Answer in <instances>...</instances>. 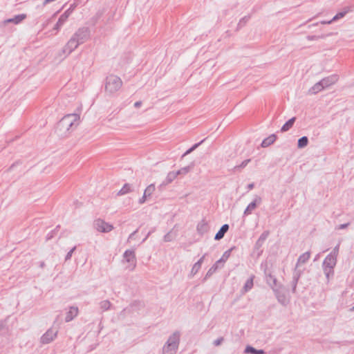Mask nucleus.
<instances>
[{"label": "nucleus", "instance_id": "nucleus-17", "mask_svg": "<svg viewBox=\"0 0 354 354\" xmlns=\"http://www.w3.org/2000/svg\"><path fill=\"white\" fill-rule=\"evenodd\" d=\"M346 11L344 12H339L338 14H337L333 19V20H336V19H340L342 17H343L344 16V15L346 14Z\"/></svg>", "mask_w": 354, "mask_h": 354}, {"label": "nucleus", "instance_id": "nucleus-18", "mask_svg": "<svg viewBox=\"0 0 354 354\" xmlns=\"http://www.w3.org/2000/svg\"><path fill=\"white\" fill-rule=\"evenodd\" d=\"M256 207L255 203H251L247 207L246 211H250L254 209Z\"/></svg>", "mask_w": 354, "mask_h": 354}, {"label": "nucleus", "instance_id": "nucleus-19", "mask_svg": "<svg viewBox=\"0 0 354 354\" xmlns=\"http://www.w3.org/2000/svg\"><path fill=\"white\" fill-rule=\"evenodd\" d=\"M246 353H256V350L252 347H247L245 349Z\"/></svg>", "mask_w": 354, "mask_h": 354}, {"label": "nucleus", "instance_id": "nucleus-1", "mask_svg": "<svg viewBox=\"0 0 354 354\" xmlns=\"http://www.w3.org/2000/svg\"><path fill=\"white\" fill-rule=\"evenodd\" d=\"M80 120V117L78 114H68L62 118L61 124L66 130H70L78 126Z\"/></svg>", "mask_w": 354, "mask_h": 354}, {"label": "nucleus", "instance_id": "nucleus-15", "mask_svg": "<svg viewBox=\"0 0 354 354\" xmlns=\"http://www.w3.org/2000/svg\"><path fill=\"white\" fill-rule=\"evenodd\" d=\"M131 192V187L129 185H125L118 192L119 195H124Z\"/></svg>", "mask_w": 354, "mask_h": 354}, {"label": "nucleus", "instance_id": "nucleus-16", "mask_svg": "<svg viewBox=\"0 0 354 354\" xmlns=\"http://www.w3.org/2000/svg\"><path fill=\"white\" fill-rule=\"evenodd\" d=\"M324 88V86H322L319 82L313 86V87L312 88V90H313V92L315 93L321 91Z\"/></svg>", "mask_w": 354, "mask_h": 354}, {"label": "nucleus", "instance_id": "nucleus-11", "mask_svg": "<svg viewBox=\"0 0 354 354\" xmlns=\"http://www.w3.org/2000/svg\"><path fill=\"white\" fill-rule=\"evenodd\" d=\"M335 80L333 78H324L320 81V83L322 86H324V88L328 87L331 84L334 83Z\"/></svg>", "mask_w": 354, "mask_h": 354}, {"label": "nucleus", "instance_id": "nucleus-21", "mask_svg": "<svg viewBox=\"0 0 354 354\" xmlns=\"http://www.w3.org/2000/svg\"><path fill=\"white\" fill-rule=\"evenodd\" d=\"M253 285V283H252V280H250L248 281L247 283H246V288H251V287Z\"/></svg>", "mask_w": 354, "mask_h": 354}, {"label": "nucleus", "instance_id": "nucleus-12", "mask_svg": "<svg viewBox=\"0 0 354 354\" xmlns=\"http://www.w3.org/2000/svg\"><path fill=\"white\" fill-rule=\"evenodd\" d=\"M26 18V15H19L16 16L13 19H10L6 21V22H14L15 24H18L23 19Z\"/></svg>", "mask_w": 354, "mask_h": 354}, {"label": "nucleus", "instance_id": "nucleus-6", "mask_svg": "<svg viewBox=\"0 0 354 354\" xmlns=\"http://www.w3.org/2000/svg\"><path fill=\"white\" fill-rule=\"evenodd\" d=\"M229 226L227 224L223 225L220 230L215 235V239L216 240H220L223 236L225 233L228 230Z\"/></svg>", "mask_w": 354, "mask_h": 354}, {"label": "nucleus", "instance_id": "nucleus-13", "mask_svg": "<svg viewBox=\"0 0 354 354\" xmlns=\"http://www.w3.org/2000/svg\"><path fill=\"white\" fill-rule=\"evenodd\" d=\"M308 138L306 136H304L299 139L298 140V147L299 148H303L306 147L308 145Z\"/></svg>", "mask_w": 354, "mask_h": 354}, {"label": "nucleus", "instance_id": "nucleus-7", "mask_svg": "<svg viewBox=\"0 0 354 354\" xmlns=\"http://www.w3.org/2000/svg\"><path fill=\"white\" fill-rule=\"evenodd\" d=\"M78 314V309L75 307H71L66 317V322H69L73 319V317H76Z\"/></svg>", "mask_w": 354, "mask_h": 354}, {"label": "nucleus", "instance_id": "nucleus-22", "mask_svg": "<svg viewBox=\"0 0 354 354\" xmlns=\"http://www.w3.org/2000/svg\"><path fill=\"white\" fill-rule=\"evenodd\" d=\"M141 104L142 102H136L135 104H134V106L136 107H140L141 106Z\"/></svg>", "mask_w": 354, "mask_h": 354}, {"label": "nucleus", "instance_id": "nucleus-10", "mask_svg": "<svg viewBox=\"0 0 354 354\" xmlns=\"http://www.w3.org/2000/svg\"><path fill=\"white\" fill-rule=\"evenodd\" d=\"M124 258L127 259V261L128 262H131L132 263V265L133 266L134 265V259H135V257H134V254L133 252H131V251H127L125 253H124Z\"/></svg>", "mask_w": 354, "mask_h": 354}, {"label": "nucleus", "instance_id": "nucleus-24", "mask_svg": "<svg viewBox=\"0 0 354 354\" xmlns=\"http://www.w3.org/2000/svg\"><path fill=\"white\" fill-rule=\"evenodd\" d=\"M220 344V341H217L216 345H218Z\"/></svg>", "mask_w": 354, "mask_h": 354}, {"label": "nucleus", "instance_id": "nucleus-14", "mask_svg": "<svg viewBox=\"0 0 354 354\" xmlns=\"http://www.w3.org/2000/svg\"><path fill=\"white\" fill-rule=\"evenodd\" d=\"M310 255L309 252H306L303 254L299 257L298 259V263H304L306 262L310 259Z\"/></svg>", "mask_w": 354, "mask_h": 354}, {"label": "nucleus", "instance_id": "nucleus-2", "mask_svg": "<svg viewBox=\"0 0 354 354\" xmlns=\"http://www.w3.org/2000/svg\"><path fill=\"white\" fill-rule=\"evenodd\" d=\"M122 82L120 77L115 75H110L107 78L106 91L109 93H113L118 91L122 86Z\"/></svg>", "mask_w": 354, "mask_h": 354}, {"label": "nucleus", "instance_id": "nucleus-25", "mask_svg": "<svg viewBox=\"0 0 354 354\" xmlns=\"http://www.w3.org/2000/svg\"><path fill=\"white\" fill-rule=\"evenodd\" d=\"M330 259H331V258H327V259H326V261H327V260H330Z\"/></svg>", "mask_w": 354, "mask_h": 354}, {"label": "nucleus", "instance_id": "nucleus-26", "mask_svg": "<svg viewBox=\"0 0 354 354\" xmlns=\"http://www.w3.org/2000/svg\"><path fill=\"white\" fill-rule=\"evenodd\" d=\"M353 309H354V307H353Z\"/></svg>", "mask_w": 354, "mask_h": 354}, {"label": "nucleus", "instance_id": "nucleus-23", "mask_svg": "<svg viewBox=\"0 0 354 354\" xmlns=\"http://www.w3.org/2000/svg\"><path fill=\"white\" fill-rule=\"evenodd\" d=\"M263 351H256L255 354H263Z\"/></svg>", "mask_w": 354, "mask_h": 354}, {"label": "nucleus", "instance_id": "nucleus-5", "mask_svg": "<svg viewBox=\"0 0 354 354\" xmlns=\"http://www.w3.org/2000/svg\"><path fill=\"white\" fill-rule=\"evenodd\" d=\"M155 189H156V188L153 185H149L145 190L144 195L142 197V198H140V203H145L147 198L149 197L154 192Z\"/></svg>", "mask_w": 354, "mask_h": 354}, {"label": "nucleus", "instance_id": "nucleus-8", "mask_svg": "<svg viewBox=\"0 0 354 354\" xmlns=\"http://www.w3.org/2000/svg\"><path fill=\"white\" fill-rule=\"evenodd\" d=\"M275 140L276 136L274 135H271L262 142L261 145L263 147H267L271 144H272L275 141Z\"/></svg>", "mask_w": 354, "mask_h": 354}, {"label": "nucleus", "instance_id": "nucleus-4", "mask_svg": "<svg viewBox=\"0 0 354 354\" xmlns=\"http://www.w3.org/2000/svg\"><path fill=\"white\" fill-rule=\"evenodd\" d=\"M57 335V332L53 330H48L41 337L43 343H49L51 342Z\"/></svg>", "mask_w": 354, "mask_h": 354}, {"label": "nucleus", "instance_id": "nucleus-20", "mask_svg": "<svg viewBox=\"0 0 354 354\" xmlns=\"http://www.w3.org/2000/svg\"><path fill=\"white\" fill-rule=\"evenodd\" d=\"M102 306H103L104 308H105L106 309L109 308V306H110L109 302V301H103V302L102 303Z\"/></svg>", "mask_w": 354, "mask_h": 354}, {"label": "nucleus", "instance_id": "nucleus-9", "mask_svg": "<svg viewBox=\"0 0 354 354\" xmlns=\"http://www.w3.org/2000/svg\"><path fill=\"white\" fill-rule=\"evenodd\" d=\"M295 121V118H292L290 119L286 123L283 124V126L281 127L282 131H287L289 130L293 125L294 122Z\"/></svg>", "mask_w": 354, "mask_h": 354}, {"label": "nucleus", "instance_id": "nucleus-3", "mask_svg": "<svg viewBox=\"0 0 354 354\" xmlns=\"http://www.w3.org/2000/svg\"><path fill=\"white\" fill-rule=\"evenodd\" d=\"M95 227L101 232H109L113 228L111 225L101 219H97L95 221Z\"/></svg>", "mask_w": 354, "mask_h": 354}]
</instances>
